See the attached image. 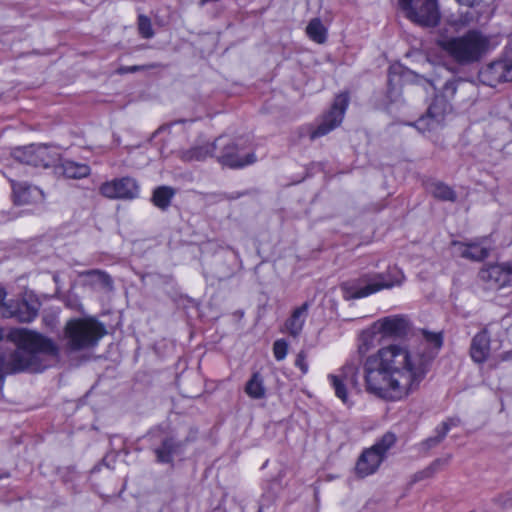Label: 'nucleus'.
<instances>
[{
	"label": "nucleus",
	"mask_w": 512,
	"mask_h": 512,
	"mask_svg": "<svg viewBox=\"0 0 512 512\" xmlns=\"http://www.w3.org/2000/svg\"><path fill=\"white\" fill-rule=\"evenodd\" d=\"M61 147L44 144H31L13 150V158L34 167H54L61 162Z\"/></svg>",
	"instance_id": "obj_6"
},
{
	"label": "nucleus",
	"mask_w": 512,
	"mask_h": 512,
	"mask_svg": "<svg viewBox=\"0 0 512 512\" xmlns=\"http://www.w3.org/2000/svg\"><path fill=\"white\" fill-rule=\"evenodd\" d=\"M454 245L459 246L461 257L478 262L485 260L490 255L492 249L489 239L486 237L467 243L454 242Z\"/></svg>",
	"instance_id": "obj_17"
},
{
	"label": "nucleus",
	"mask_w": 512,
	"mask_h": 512,
	"mask_svg": "<svg viewBox=\"0 0 512 512\" xmlns=\"http://www.w3.org/2000/svg\"><path fill=\"white\" fill-rule=\"evenodd\" d=\"M99 192L108 199L132 200L139 195V185L134 178L126 176L102 183Z\"/></svg>",
	"instance_id": "obj_11"
},
{
	"label": "nucleus",
	"mask_w": 512,
	"mask_h": 512,
	"mask_svg": "<svg viewBox=\"0 0 512 512\" xmlns=\"http://www.w3.org/2000/svg\"><path fill=\"white\" fill-rule=\"evenodd\" d=\"M348 102L349 97L347 94L338 95L330 110L322 116L318 126L310 131V140H315L319 137L325 136L338 127L343 121L344 114L348 107Z\"/></svg>",
	"instance_id": "obj_8"
},
{
	"label": "nucleus",
	"mask_w": 512,
	"mask_h": 512,
	"mask_svg": "<svg viewBox=\"0 0 512 512\" xmlns=\"http://www.w3.org/2000/svg\"><path fill=\"white\" fill-rule=\"evenodd\" d=\"M5 297H6V291H5V289L2 286H0V305L1 304H6L4 302Z\"/></svg>",
	"instance_id": "obj_42"
},
{
	"label": "nucleus",
	"mask_w": 512,
	"mask_h": 512,
	"mask_svg": "<svg viewBox=\"0 0 512 512\" xmlns=\"http://www.w3.org/2000/svg\"><path fill=\"white\" fill-rule=\"evenodd\" d=\"M156 68H164V65L161 63H150L145 65L121 66L116 70V73L119 75H124L127 73H135Z\"/></svg>",
	"instance_id": "obj_35"
},
{
	"label": "nucleus",
	"mask_w": 512,
	"mask_h": 512,
	"mask_svg": "<svg viewBox=\"0 0 512 512\" xmlns=\"http://www.w3.org/2000/svg\"><path fill=\"white\" fill-rule=\"evenodd\" d=\"M490 354V335L487 329L477 333L470 346V355L474 362L484 363Z\"/></svg>",
	"instance_id": "obj_19"
},
{
	"label": "nucleus",
	"mask_w": 512,
	"mask_h": 512,
	"mask_svg": "<svg viewBox=\"0 0 512 512\" xmlns=\"http://www.w3.org/2000/svg\"><path fill=\"white\" fill-rule=\"evenodd\" d=\"M382 462L383 459L377 452L373 451L370 447L364 449L357 459L355 473L360 478L370 476L378 470Z\"/></svg>",
	"instance_id": "obj_18"
},
{
	"label": "nucleus",
	"mask_w": 512,
	"mask_h": 512,
	"mask_svg": "<svg viewBox=\"0 0 512 512\" xmlns=\"http://www.w3.org/2000/svg\"><path fill=\"white\" fill-rule=\"evenodd\" d=\"M451 111L452 107L444 97L435 96L426 114L421 116L414 126L422 133L438 130L443 127L445 118Z\"/></svg>",
	"instance_id": "obj_10"
},
{
	"label": "nucleus",
	"mask_w": 512,
	"mask_h": 512,
	"mask_svg": "<svg viewBox=\"0 0 512 512\" xmlns=\"http://www.w3.org/2000/svg\"><path fill=\"white\" fill-rule=\"evenodd\" d=\"M442 463V460H435L425 471L420 473L419 478L431 476L435 471H437L438 466Z\"/></svg>",
	"instance_id": "obj_40"
},
{
	"label": "nucleus",
	"mask_w": 512,
	"mask_h": 512,
	"mask_svg": "<svg viewBox=\"0 0 512 512\" xmlns=\"http://www.w3.org/2000/svg\"><path fill=\"white\" fill-rule=\"evenodd\" d=\"M512 358V351H509V352H506L505 353V356H504V359L505 360H509Z\"/></svg>",
	"instance_id": "obj_44"
},
{
	"label": "nucleus",
	"mask_w": 512,
	"mask_h": 512,
	"mask_svg": "<svg viewBox=\"0 0 512 512\" xmlns=\"http://www.w3.org/2000/svg\"><path fill=\"white\" fill-rule=\"evenodd\" d=\"M90 174V167L87 164L66 160V178L81 179Z\"/></svg>",
	"instance_id": "obj_32"
},
{
	"label": "nucleus",
	"mask_w": 512,
	"mask_h": 512,
	"mask_svg": "<svg viewBox=\"0 0 512 512\" xmlns=\"http://www.w3.org/2000/svg\"><path fill=\"white\" fill-rule=\"evenodd\" d=\"M137 29H138L139 35L144 39H151L155 35V32L152 27L151 19L144 14L138 15Z\"/></svg>",
	"instance_id": "obj_33"
},
{
	"label": "nucleus",
	"mask_w": 512,
	"mask_h": 512,
	"mask_svg": "<svg viewBox=\"0 0 512 512\" xmlns=\"http://www.w3.org/2000/svg\"><path fill=\"white\" fill-rule=\"evenodd\" d=\"M450 422L445 421L442 422L441 425L437 426L435 429L436 436L429 437L425 441L422 442V446L424 449L429 450L435 446H437L439 443L442 442V440L446 437L447 433L450 430Z\"/></svg>",
	"instance_id": "obj_31"
},
{
	"label": "nucleus",
	"mask_w": 512,
	"mask_h": 512,
	"mask_svg": "<svg viewBox=\"0 0 512 512\" xmlns=\"http://www.w3.org/2000/svg\"><path fill=\"white\" fill-rule=\"evenodd\" d=\"M479 78L484 85L490 87L512 81V61L498 60L488 64L480 70Z\"/></svg>",
	"instance_id": "obj_14"
},
{
	"label": "nucleus",
	"mask_w": 512,
	"mask_h": 512,
	"mask_svg": "<svg viewBox=\"0 0 512 512\" xmlns=\"http://www.w3.org/2000/svg\"><path fill=\"white\" fill-rule=\"evenodd\" d=\"M378 334V331L373 327V325L362 331L359 337V343H358V353L360 356L366 355L368 352H370L373 348L376 347V335Z\"/></svg>",
	"instance_id": "obj_26"
},
{
	"label": "nucleus",
	"mask_w": 512,
	"mask_h": 512,
	"mask_svg": "<svg viewBox=\"0 0 512 512\" xmlns=\"http://www.w3.org/2000/svg\"><path fill=\"white\" fill-rule=\"evenodd\" d=\"M176 191L170 186H159L154 189L151 201L161 210H166L171 204V200L175 196Z\"/></svg>",
	"instance_id": "obj_24"
},
{
	"label": "nucleus",
	"mask_w": 512,
	"mask_h": 512,
	"mask_svg": "<svg viewBox=\"0 0 512 512\" xmlns=\"http://www.w3.org/2000/svg\"><path fill=\"white\" fill-rule=\"evenodd\" d=\"M258 512H261V508L259 509V511H258Z\"/></svg>",
	"instance_id": "obj_47"
},
{
	"label": "nucleus",
	"mask_w": 512,
	"mask_h": 512,
	"mask_svg": "<svg viewBox=\"0 0 512 512\" xmlns=\"http://www.w3.org/2000/svg\"><path fill=\"white\" fill-rule=\"evenodd\" d=\"M458 4L467 6V7H474L477 5L481 0H456Z\"/></svg>",
	"instance_id": "obj_41"
},
{
	"label": "nucleus",
	"mask_w": 512,
	"mask_h": 512,
	"mask_svg": "<svg viewBox=\"0 0 512 512\" xmlns=\"http://www.w3.org/2000/svg\"><path fill=\"white\" fill-rule=\"evenodd\" d=\"M358 374H359V364L353 360L348 361L340 370V373L337 375L343 379L346 383H348L351 387H358Z\"/></svg>",
	"instance_id": "obj_30"
},
{
	"label": "nucleus",
	"mask_w": 512,
	"mask_h": 512,
	"mask_svg": "<svg viewBox=\"0 0 512 512\" xmlns=\"http://www.w3.org/2000/svg\"><path fill=\"white\" fill-rule=\"evenodd\" d=\"M221 145L220 154L217 156L218 161L230 168H243L256 162L255 153H242V149L234 142L223 143V139L219 142Z\"/></svg>",
	"instance_id": "obj_13"
},
{
	"label": "nucleus",
	"mask_w": 512,
	"mask_h": 512,
	"mask_svg": "<svg viewBox=\"0 0 512 512\" xmlns=\"http://www.w3.org/2000/svg\"><path fill=\"white\" fill-rule=\"evenodd\" d=\"M438 44L456 63L470 65L483 57L489 40L481 32L470 30L462 36L440 40Z\"/></svg>",
	"instance_id": "obj_4"
},
{
	"label": "nucleus",
	"mask_w": 512,
	"mask_h": 512,
	"mask_svg": "<svg viewBox=\"0 0 512 512\" xmlns=\"http://www.w3.org/2000/svg\"><path fill=\"white\" fill-rule=\"evenodd\" d=\"M415 344H392L379 349L363 364L366 391L378 398L397 401L416 391L443 345L441 333L422 331Z\"/></svg>",
	"instance_id": "obj_1"
},
{
	"label": "nucleus",
	"mask_w": 512,
	"mask_h": 512,
	"mask_svg": "<svg viewBox=\"0 0 512 512\" xmlns=\"http://www.w3.org/2000/svg\"><path fill=\"white\" fill-rule=\"evenodd\" d=\"M330 382H331V385L333 386L334 390H335V394L336 396L342 400L343 403H347L348 401V394H347V385H349L348 383H346L345 381H343V379L339 376H336V375H329L328 376Z\"/></svg>",
	"instance_id": "obj_34"
},
{
	"label": "nucleus",
	"mask_w": 512,
	"mask_h": 512,
	"mask_svg": "<svg viewBox=\"0 0 512 512\" xmlns=\"http://www.w3.org/2000/svg\"><path fill=\"white\" fill-rule=\"evenodd\" d=\"M494 503L500 508L506 509L512 507V494H502L493 499Z\"/></svg>",
	"instance_id": "obj_38"
},
{
	"label": "nucleus",
	"mask_w": 512,
	"mask_h": 512,
	"mask_svg": "<svg viewBox=\"0 0 512 512\" xmlns=\"http://www.w3.org/2000/svg\"><path fill=\"white\" fill-rule=\"evenodd\" d=\"M471 512H474V511H471Z\"/></svg>",
	"instance_id": "obj_48"
},
{
	"label": "nucleus",
	"mask_w": 512,
	"mask_h": 512,
	"mask_svg": "<svg viewBox=\"0 0 512 512\" xmlns=\"http://www.w3.org/2000/svg\"><path fill=\"white\" fill-rule=\"evenodd\" d=\"M458 80L450 79L445 82L442 87L441 95H436L437 97H444L448 102L452 99L457 91Z\"/></svg>",
	"instance_id": "obj_36"
},
{
	"label": "nucleus",
	"mask_w": 512,
	"mask_h": 512,
	"mask_svg": "<svg viewBox=\"0 0 512 512\" xmlns=\"http://www.w3.org/2000/svg\"><path fill=\"white\" fill-rule=\"evenodd\" d=\"M373 327L384 336L402 338L410 332L411 323L404 315H392L377 320Z\"/></svg>",
	"instance_id": "obj_15"
},
{
	"label": "nucleus",
	"mask_w": 512,
	"mask_h": 512,
	"mask_svg": "<svg viewBox=\"0 0 512 512\" xmlns=\"http://www.w3.org/2000/svg\"><path fill=\"white\" fill-rule=\"evenodd\" d=\"M75 286H76V283H72L71 284V290H73L75 288Z\"/></svg>",
	"instance_id": "obj_46"
},
{
	"label": "nucleus",
	"mask_w": 512,
	"mask_h": 512,
	"mask_svg": "<svg viewBox=\"0 0 512 512\" xmlns=\"http://www.w3.org/2000/svg\"><path fill=\"white\" fill-rule=\"evenodd\" d=\"M105 334V326L93 317L71 319L66 322L67 345L72 350L93 348Z\"/></svg>",
	"instance_id": "obj_5"
},
{
	"label": "nucleus",
	"mask_w": 512,
	"mask_h": 512,
	"mask_svg": "<svg viewBox=\"0 0 512 512\" xmlns=\"http://www.w3.org/2000/svg\"><path fill=\"white\" fill-rule=\"evenodd\" d=\"M246 394L253 399H262L266 395L263 377L259 372L253 373L245 386Z\"/></svg>",
	"instance_id": "obj_25"
},
{
	"label": "nucleus",
	"mask_w": 512,
	"mask_h": 512,
	"mask_svg": "<svg viewBox=\"0 0 512 512\" xmlns=\"http://www.w3.org/2000/svg\"><path fill=\"white\" fill-rule=\"evenodd\" d=\"M408 19L423 27H435L441 14L437 0H399Z\"/></svg>",
	"instance_id": "obj_7"
},
{
	"label": "nucleus",
	"mask_w": 512,
	"mask_h": 512,
	"mask_svg": "<svg viewBox=\"0 0 512 512\" xmlns=\"http://www.w3.org/2000/svg\"><path fill=\"white\" fill-rule=\"evenodd\" d=\"M288 352V344L284 339L276 340L273 344V353L276 360H283Z\"/></svg>",
	"instance_id": "obj_37"
},
{
	"label": "nucleus",
	"mask_w": 512,
	"mask_h": 512,
	"mask_svg": "<svg viewBox=\"0 0 512 512\" xmlns=\"http://www.w3.org/2000/svg\"><path fill=\"white\" fill-rule=\"evenodd\" d=\"M397 437L393 432H386L378 439L370 448L377 452L379 456L384 460L387 452L395 445Z\"/></svg>",
	"instance_id": "obj_28"
},
{
	"label": "nucleus",
	"mask_w": 512,
	"mask_h": 512,
	"mask_svg": "<svg viewBox=\"0 0 512 512\" xmlns=\"http://www.w3.org/2000/svg\"><path fill=\"white\" fill-rule=\"evenodd\" d=\"M428 190L437 199L451 202L456 200V193L454 190L443 182L430 183Z\"/></svg>",
	"instance_id": "obj_29"
},
{
	"label": "nucleus",
	"mask_w": 512,
	"mask_h": 512,
	"mask_svg": "<svg viewBox=\"0 0 512 512\" xmlns=\"http://www.w3.org/2000/svg\"><path fill=\"white\" fill-rule=\"evenodd\" d=\"M479 278L490 288L499 289L512 285V264H490L480 269Z\"/></svg>",
	"instance_id": "obj_12"
},
{
	"label": "nucleus",
	"mask_w": 512,
	"mask_h": 512,
	"mask_svg": "<svg viewBox=\"0 0 512 512\" xmlns=\"http://www.w3.org/2000/svg\"><path fill=\"white\" fill-rule=\"evenodd\" d=\"M40 303L32 295L25 294L22 298L12 299L0 305L1 315L14 318L18 322H31L37 315Z\"/></svg>",
	"instance_id": "obj_9"
},
{
	"label": "nucleus",
	"mask_w": 512,
	"mask_h": 512,
	"mask_svg": "<svg viewBox=\"0 0 512 512\" xmlns=\"http://www.w3.org/2000/svg\"><path fill=\"white\" fill-rule=\"evenodd\" d=\"M307 355L302 350L297 354L296 360H295V366L298 367L302 374H306L308 372V363H307Z\"/></svg>",
	"instance_id": "obj_39"
},
{
	"label": "nucleus",
	"mask_w": 512,
	"mask_h": 512,
	"mask_svg": "<svg viewBox=\"0 0 512 512\" xmlns=\"http://www.w3.org/2000/svg\"><path fill=\"white\" fill-rule=\"evenodd\" d=\"M13 194L18 205L35 203L42 199V191L28 183L13 184Z\"/></svg>",
	"instance_id": "obj_21"
},
{
	"label": "nucleus",
	"mask_w": 512,
	"mask_h": 512,
	"mask_svg": "<svg viewBox=\"0 0 512 512\" xmlns=\"http://www.w3.org/2000/svg\"><path fill=\"white\" fill-rule=\"evenodd\" d=\"M186 441L177 440L172 435L164 436L160 444L153 448V452L156 457V461L161 464H173L174 456L179 455L184 446L186 445Z\"/></svg>",
	"instance_id": "obj_16"
},
{
	"label": "nucleus",
	"mask_w": 512,
	"mask_h": 512,
	"mask_svg": "<svg viewBox=\"0 0 512 512\" xmlns=\"http://www.w3.org/2000/svg\"><path fill=\"white\" fill-rule=\"evenodd\" d=\"M405 275L397 266L389 267L385 272L364 274L361 277L344 282L341 285L345 300L367 297L384 289L401 286Z\"/></svg>",
	"instance_id": "obj_3"
},
{
	"label": "nucleus",
	"mask_w": 512,
	"mask_h": 512,
	"mask_svg": "<svg viewBox=\"0 0 512 512\" xmlns=\"http://www.w3.org/2000/svg\"><path fill=\"white\" fill-rule=\"evenodd\" d=\"M79 282L82 285L91 287H100L111 290L113 288V280L109 274L99 269H92L80 272L78 274Z\"/></svg>",
	"instance_id": "obj_20"
},
{
	"label": "nucleus",
	"mask_w": 512,
	"mask_h": 512,
	"mask_svg": "<svg viewBox=\"0 0 512 512\" xmlns=\"http://www.w3.org/2000/svg\"><path fill=\"white\" fill-rule=\"evenodd\" d=\"M17 349L8 361L0 355V379L5 374L18 372H41L46 368L40 362V356L56 357L58 348L55 343L43 335L25 328H14L7 335Z\"/></svg>",
	"instance_id": "obj_2"
},
{
	"label": "nucleus",
	"mask_w": 512,
	"mask_h": 512,
	"mask_svg": "<svg viewBox=\"0 0 512 512\" xmlns=\"http://www.w3.org/2000/svg\"><path fill=\"white\" fill-rule=\"evenodd\" d=\"M4 337V330L0 328V340H2Z\"/></svg>",
	"instance_id": "obj_45"
},
{
	"label": "nucleus",
	"mask_w": 512,
	"mask_h": 512,
	"mask_svg": "<svg viewBox=\"0 0 512 512\" xmlns=\"http://www.w3.org/2000/svg\"><path fill=\"white\" fill-rule=\"evenodd\" d=\"M66 306L77 309V308L81 307V304L78 302H75L74 304L66 303Z\"/></svg>",
	"instance_id": "obj_43"
},
{
	"label": "nucleus",
	"mask_w": 512,
	"mask_h": 512,
	"mask_svg": "<svg viewBox=\"0 0 512 512\" xmlns=\"http://www.w3.org/2000/svg\"><path fill=\"white\" fill-rule=\"evenodd\" d=\"M309 309L308 302L293 310L291 316L285 321V329L287 333L293 337H297L302 332L307 312Z\"/></svg>",
	"instance_id": "obj_22"
},
{
	"label": "nucleus",
	"mask_w": 512,
	"mask_h": 512,
	"mask_svg": "<svg viewBox=\"0 0 512 512\" xmlns=\"http://www.w3.org/2000/svg\"><path fill=\"white\" fill-rule=\"evenodd\" d=\"M222 138L216 139L212 143H206L201 146H195L188 150H185L181 154V159L184 161H203L207 157H211L214 155L215 150L219 146V142H221Z\"/></svg>",
	"instance_id": "obj_23"
},
{
	"label": "nucleus",
	"mask_w": 512,
	"mask_h": 512,
	"mask_svg": "<svg viewBox=\"0 0 512 512\" xmlns=\"http://www.w3.org/2000/svg\"><path fill=\"white\" fill-rule=\"evenodd\" d=\"M306 33L312 41L318 44L326 42L327 29L319 18H313L310 20L306 27Z\"/></svg>",
	"instance_id": "obj_27"
}]
</instances>
